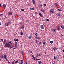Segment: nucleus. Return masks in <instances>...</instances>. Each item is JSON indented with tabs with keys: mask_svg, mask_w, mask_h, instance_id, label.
Wrapping results in <instances>:
<instances>
[{
	"mask_svg": "<svg viewBox=\"0 0 64 64\" xmlns=\"http://www.w3.org/2000/svg\"><path fill=\"white\" fill-rule=\"evenodd\" d=\"M4 43L6 42V44H5L4 47H10V44H8L7 42H6V40H4Z\"/></svg>",
	"mask_w": 64,
	"mask_h": 64,
	"instance_id": "f257e3e1",
	"label": "nucleus"
},
{
	"mask_svg": "<svg viewBox=\"0 0 64 64\" xmlns=\"http://www.w3.org/2000/svg\"><path fill=\"white\" fill-rule=\"evenodd\" d=\"M50 12H52V13H54V11L53 9H51L50 10Z\"/></svg>",
	"mask_w": 64,
	"mask_h": 64,
	"instance_id": "f03ea898",
	"label": "nucleus"
},
{
	"mask_svg": "<svg viewBox=\"0 0 64 64\" xmlns=\"http://www.w3.org/2000/svg\"><path fill=\"white\" fill-rule=\"evenodd\" d=\"M56 58L57 60H58V61H59V56L58 55L56 56Z\"/></svg>",
	"mask_w": 64,
	"mask_h": 64,
	"instance_id": "7ed1b4c3",
	"label": "nucleus"
},
{
	"mask_svg": "<svg viewBox=\"0 0 64 64\" xmlns=\"http://www.w3.org/2000/svg\"><path fill=\"white\" fill-rule=\"evenodd\" d=\"M60 26H58L57 28V30L58 31H60Z\"/></svg>",
	"mask_w": 64,
	"mask_h": 64,
	"instance_id": "20e7f679",
	"label": "nucleus"
},
{
	"mask_svg": "<svg viewBox=\"0 0 64 64\" xmlns=\"http://www.w3.org/2000/svg\"><path fill=\"white\" fill-rule=\"evenodd\" d=\"M40 28L41 29H44V27L42 25H41L40 26Z\"/></svg>",
	"mask_w": 64,
	"mask_h": 64,
	"instance_id": "39448f33",
	"label": "nucleus"
},
{
	"mask_svg": "<svg viewBox=\"0 0 64 64\" xmlns=\"http://www.w3.org/2000/svg\"><path fill=\"white\" fill-rule=\"evenodd\" d=\"M12 12H9V13L8 14L10 16L11 15H12Z\"/></svg>",
	"mask_w": 64,
	"mask_h": 64,
	"instance_id": "423d86ee",
	"label": "nucleus"
},
{
	"mask_svg": "<svg viewBox=\"0 0 64 64\" xmlns=\"http://www.w3.org/2000/svg\"><path fill=\"white\" fill-rule=\"evenodd\" d=\"M32 3H33V4H35V3H36V2H35V0H32Z\"/></svg>",
	"mask_w": 64,
	"mask_h": 64,
	"instance_id": "0eeeda50",
	"label": "nucleus"
},
{
	"mask_svg": "<svg viewBox=\"0 0 64 64\" xmlns=\"http://www.w3.org/2000/svg\"><path fill=\"white\" fill-rule=\"evenodd\" d=\"M56 29H53L52 31L54 32V33H56Z\"/></svg>",
	"mask_w": 64,
	"mask_h": 64,
	"instance_id": "6e6552de",
	"label": "nucleus"
},
{
	"mask_svg": "<svg viewBox=\"0 0 64 64\" xmlns=\"http://www.w3.org/2000/svg\"><path fill=\"white\" fill-rule=\"evenodd\" d=\"M60 27L61 28H62V29H64V26H63L62 25L60 26Z\"/></svg>",
	"mask_w": 64,
	"mask_h": 64,
	"instance_id": "1a4fd4ad",
	"label": "nucleus"
},
{
	"mask_svg": "<svg viewBox=\"0 0 64 64\" xmlns=\"http://www.w3.org/2000/svg\"><path fill=\"white\" fill-rule=\"evenodd\" d=\"M54 51H56V50H57V48H53Z\"/></svg>",
	"mask_w": 64,
	"mask_h": 64,
	"instance_id": "9d476101",
	"label": "nucleus"
},
{
	"mask_svg": "<svg viewBox=\"0 0 64 64\" xmlns=\"http://www.w3.org/2000/svg\"><path fill=\"white\" fill-rule=\"evenodd\" d=\"M39 15H40V16H41V17H43V15H42V14L40 13H39Z\"/></svg>",
	"mask_w": 64,
	"mask_h": 64,
	"instance_id": "9b49d317",
	"label": "nucleus"
},
{
	"mask_svg": "<svg viewBox=\"0 0 64 64\" xmlns=\"http://www.w3.org/2000/svg\"><path fill=\"white\" fill-rule=\"evenodd\" d=\"M38 7L39 8L42 7V5L41 4H38Z\"/></svg>",
	"mask_w": 64,
	"mask_h": 64,
	"instance_id": "f8f14e48",
	"label": "nucleus"
},
{
	"mask_svg": "<svg viewBox=\"0 0 64 64\" xmlns=\"http://www.w3.org/2000/svg\"><path fill=\"white\" fill-rule=\"evenodd\" d=\"M38 63L40 64H42V62H41V61H38Z\"/></svg>",
	"mask_w": 64,
	"mask_h": 64,
	"instance_id": "ddd939ff",
	"label": "nucleus"
},
{
	"mask_svg": "<svg viewBox=\"0 0 64 64\" xmlns=\"http://www.w3.org/2000/svg\"><path fill=\"white\" fill-rule=\"evenodd\" d=\"M18 63L19 64H23V63H22V62H21L20 60L19 61Z\"/></svg>",
	"mask_w": 64,
	"mask_h": 64,
	"instance_id": "4468645a",
	"label": "nucleus"
},
{
	"mask_svg": "<svg viewBox=\"0 0 64 64\" xmlns=\"http://www.w3.org/2000/svg\"><path fill=\"white\" fill-rule=\"evenodd\" d=\"M56 15L57 16H60L61 14H56Z\"/></svg>",
	"mask_w": 64,
	"mask_h": 64,
	"instance_id": "2eb2a0df",
	"label": "nucleus"
},
{
	"mask_svg": "<svg viewBox=\"0 0 64 64\" xmlns=\"http://www.w3.org/2000/svg\"><path fill=\"white\" fill-rule=\"evenodd\" d=\"M14 41H18V39H17L16 38H15V39L14 40Z\"/></svg>",
	"mask_w": 64,
	"mask_h": 64,
	"instance_id": "dca6fc26",
	"label": "nucleus"
},
{
	"mask_svg": "<svg viewBox=\"0 0 64 64\" xmlns=\"http://www.w3.org/2000/svg\"><path fill=\"white\" fill-rule=\"evenodd\" d=\"M20 34L21 35H23V32H22V31H21L20 32Z\"/></svg>",
	"mask_w": 64,
	"mask_h": 64,
	"instance_id": "f3484780",
	"label": "nucleus"
},
{
	"mask_svg": "<svg viewBox=\"0 0 64 64\" xmlns=\"http://www.w3.org/2000/svg\"><path fill=\"white\" fill-rule=\"evenodd\" d=\"M29 39H31L32 38V36H28Z\"/></svg>",
	"mask_w": 64,
	"mask_h": 64,
	"instance_id": "a211bd4d",
	"label": "nucleus"
},
{
	"mask_svg": "<svg viewBox=\"0 0 64 64\" xmlns=\"http://www.w3.org/2000/svg\"><path fill=\"white\" fill-rule=\"evenodd\" d=\"M3 5L2 6L3 7H6V5L5 4H3Z\"/></svg>",
	"mask_w": 64,
	"mask_h": 64,
	"instance_id": "6ab92c4d",
	"label": "nucleus"
},
{
	"mask_svg": "<svg viewBox=\"0 0 64 64\" xmlns=\"http://www.w3.org/2000/svg\"><path fill=\"white\" fill-rule=\"evenodd\" d=\"M24 28V26H22L21 27V28L22 29H23V28Z\"/></svg>",
	"mask_w": 64,
	"mask_h": 64,
	"instance_id": "aec40b11",
	"label": "nucleus"
},
{
	"mask_svg": "<svg viewBox=\"0 0 64 64\" xmlns=\"http://www.w3.org/2000/svg\"><path fill=\"white\" fill-rule=\"evenodd\" d=\"M4 59H6V58H7V56H6V55H4Z\"/></svg>",
	"mask_w": 64,
	"mask_h": 64,
	"instance_id": "412c9836",
	"label": "nucleus"
},
{
	"mask_svg": "<svg viewBox=\"0 0 64 64\" xmlns=\"http://www.w3.org/2000/svg\"><path fill=\"white\" fill-rule=\"evenodd\" d=\"M36 38L37 39H40V38L39 37H36Z\"/></svg>",
	"mask_w": 64,
	"mask_h": 64,
	"instance_id": "4be33fe9",
	"label": "nucleus"
},
{
	"mask_svg": "<svg viewBox=\"0 0 64 64\" xmlns=\"http://www.w3.org/2000/svg\"><path fill=\"white\" fill-rule=\"evenodd\" d=\"M54 4L55 6H57V3H54Z\"/></svg>",
	"mask_w": 64,
	"mask_h": 64,
	"instance_id": "5701e85b",
	"label": "nucleus"
},
{
	"mask_svg": "<svg viewBox=\"0 0 64 64\" xmlns=\"http://www.w3.org/2000/svg\"><path fill=\"white\" fill-rule=\"evenodd\" d=\"M38 56H39V54L38 53L37 54V55L36 56L38 57Z\"/></svg>",
	"mask_w": 64,
	"mask_h": 64,
	"instance_id": "b1692460",
	"label": "nucleus"
},
{
	"mask_svg": "<svg viewBox=\"0 0 64 64\" xmlns=\"http://www.w3.org/2000/svg\"><path fill=\"white\" fill-rule=\"evenodd\" d=\"M15 45H17V42H16L15 43Z\"/></svg>",
	"mask_w": 64,
	"mask_h": 64,
	"instance_id": "393cba45",
	"label": "nucleus"
},
{
	"mask_svg": "<svg viewBox=\"0 0 64 64\" xmlns=\"http://www.w3.org/2000/svg\"><path fill=\"white\" fill-rule=\"evenodd\" d=\"M15 47L16 48H17L18 47V45H15Z\"/></svg>",
	"mask_w": 64,
	"mask_h": 64,
	"instance_id": "a878e982",
	"label": "nucleus"
},
{
	"mask_svg": "<svg viewBox=\"0 0 64 64\" xmlns=\"http://www.w3.org/2000/svg\"><path fill=\"white\" fill-rule=\"evenodd\" d=\"M40 60V59L36 58V61H37V60Z\"/></svg>",
	"mask_w": 64,
	"mask_h": 64,
	"instance_id": "bb28decb",
	"label": "nucleus"
},
{
	"mask_svg": "<svg viewBox=\"0 0 64 64\" xmlns=\"http://www.w3.org/2000/svg\"><path fill=\"white\" fill-rule=\"evenodd\" d=\"M18 61H19V60H18L17 61H16L14 62L15 63H16V64L17 63V62H18Z\"/></svg>",
	"mask_w": 64,
	"mask_h": 64,
	"instance_id": "cd10ccee",
	"label": "nucleus"
},
{
	"mask_svg": "<svg viewBox=\"0 0 64 64\" xmlns=\"http://www.w3.org/2000/svg\"><path fill=\"white\" fill-rule=\"evenodd\" d=\"M30 10H34V8H31Z\"/></svg>",
	"mask_w": 64,
	"mask_h": 64,
	"instance_id": "c85d7f7f",
	"label": "nucleus"
},
{
	"mask_svg": "<svg viewBox=\"0 0 64 64\" xmlns=\"http://www.w3.org/2000/svg\"><path fill=\"white\" fill-rule=\"evenodd\" d=\"M8 24V25H10V24H11V22H8L7 23Z\"/></svg>",
	"mask_w": 64,
	"mask_h": 64,
	"instance_id": "c756f323",
	"label": "nucleus"
},
{
	"mask_svg": "<svg viewBox=\"0 0 64 64\" xmlns=\"http://www.w3.org/2000/svg\"><path fill=\"white\" fill-rule=\"evenodd\" d=\"M41 10L42 12H44V10H43V9L42 8H41Z\"/></svg>",
	"mask_w": 64,
	"mask_h": 64,
	"instance_id": "7c9ffc66",
	"label": "nucleus"
},
{
	"mask_svg": "<svg viewBox=\"0 0 64 64\" xmlns=\"http://www.w3.org/2000/svg\"><path fill=\"white\" fill-rule=\"evenodd\" d=\"M50 43H51V44H52V43H53V41H50Z\"/></svg>",
	"mask_w": 64,
	"mask_h": 64,
	"instance_id": "2f4dec72",
	"label": "nucleus"
},
{
	"mask_svg": "<svg viewBox=\"0 0 64 64\" xmlns=\"http://www.w3.org/2000/svg\"><path fill=\"white\" fill-rule=\"evenodd\" d=\"M5 25L6 26H8V24L7 23Z\"/></svg>",
	"mask_w": 64,
	"mask_h": 64,
	"instance_id": "473e14b6",
	"label": "nucleus"
},
{
	"mask_svg": "<svg viewBox=\"0 0 64 64\" xmlns=\"http://www.w3.org/2000/svg\"><path fill=\"white\" fill-rule=\"evenodd\" d=\"M21 54H22V55H23V51H21Z\"/></svg>",
	"mask_w": 64,
	"mask_h": 64,
	"instance_id": "72a5a7b5",
	"label": "nucleus"
},
{
	"mask_svg": "<svg viewBox=\"0 0 64 64\" xmlns=\"http://www.w3.org/2000/svg\"><path fill=\"white\" fill-rule=\"evenodd\" d=\"M21 11H24V10L23 9H21Z\"/></svg>",
	"mask_w": 64,
	"mask_h": 64,
	"instance_id": "f704fd0d",
	"label": "nucleus"
},
{
	"mask_svg": "<svg viewBox=\"0 0 64 64\" xmlns=\"http://www.w3.org/2000/svg\"><path fill=\"white\" fill-rule=\"evenodd\" d=\"M43 44H44V45H45V44H46V42H43Z\"/></svg>",
	"mask_w": 64,
	"mask_h": 64,
	"instance_id": "c9c22d12",
	"label": "nucleus"
},
{
	"mask_svg": "<svg viewBox=\"0 0 64 64\" xmlns=\"http://www.w3.org/2000/svg\"><path fill=\"white\" fill-rule=\"evenodd\" d=\"M15 62V60H14V61H13L12 62V64H14V62Z\"/></svg>",
	"mask_w": 64,
	"mask_h": 64,
	"instance_id": "e433bc0d",
	"label": "nucleus"
},
{
	"mask_svg": "<svg viewBox=\"0 0 64 64\" xmlns=\"http://www.w3.org/2000/svg\"><path fill=\"white\" fill-rule=\"evenodd\" d=\"M38 55H39V56H41V53H38Z\"/></svg>",
	"mask_w": 64,
	"mask_h": 64,
	"instance_id": "4c0bfd02",
	"label": "nucleus"
},
{
	"mask_svg": "<svg viewBox=\"0 0 64 64\" xmlns=\"http://www.w3.org/2000/svg\"><path fill=\"white\" fill-rule=\"evenodd\" d=\"M58 10L59 11H62V10H59V9H58Z\"/></svg>",
	"mask_w": 64,
	"mask_h": 64,
	"instance_id": "58836bf2",
	"label": "nucleus"
},
{
	"mask_svg": "<svg viewBox=\"0 0 64 64\" xmlns=\"http://www.w3.org/2000/svg\"><path fill=\"white\" fill-rule=\"evenodd\" d=\"M39 44L40 45H42V43L41 42H39Z\"/></svg>",
	"mask_w": 64,
	"mask_h": 64,
	"instance_id": "ea45409f",
	"label": "nucleus"
},
{
	"mask_svg": "<svg viewBox=\"0 0 64 64\" xmlns=\"http://www.w3.org/2000/svg\"><path fill=\"white\" fill-rule=\"evenodd\" d=\"M36 43H38L37 40H36Z\"/></svg>",
	"mask_w": 64,
	"mask_h": 64,
	"instance_id": "a19ab883",
	"label": "nucleus"
},
{
	"mask_svg": "<svg viewBox=\"0 0 64 64\" xmlns=\"http://www.w3.org/2000/svg\"><path fill=\"white\" fill-rule=\"evenodd\" d=\"M20 62H22V63H23V60H20Z\"/></svg>",
	"mask_w": 64,
	"mask_h": 64,
	"instance_id": "79ce46f5",
	"label": "nucleus"
},
{
	"mask_svg": "<svg viewBox=\"0 0 64 64\" xmlns=\"http://www.w3.org/2000/svg\"><path fill=\"white\" fill-rule=\"evenodd\" d=\"M1 58H4V56L2 55L1 56Z\"/></svg>",
	"mask_w": 64,
	"mask_h": 64,
	"instance_id": "37998d69",
	"label": "nucleus"
},
{
	"mask_svg": "<svg viewBox=\"0 0 64 64\" xmlns=\"http://www.w3.org/2000/svg\"><path fill=\"white\" fill-rule=\"evenodd\" d=\"M44 6H46V4H44Z\"/></svg>",
	"mask_w": 64,
	"mask_h": 64,
	"instance_id": "c03bdc74",
	"label": "nucleus"
},
{
	"mask_svg": "<svg viewBox=\"0 0 64 64\" xmlns=\"http://www.w3.org/2000/svg\"><path fill=\"white\" fill-rule=\"evenodd\" d=\"M2 15H3V14H0V17H1Z\"/></svg>",
	"mask_w": 64,
	"mask_h": 64,
	"instance_id": "a18cd8bd",
	"label": "nucleus"
},
{
	"mask_svg": "<svg viewBox=\"0 0 64 64\" xmlns=\"http://www.w3.org/2000/svg\"><path fill=\"white\" fill-rule=\"evenodd\" d=\"M38 34H37V33H36V34H35V35L36 36H37V35H38Z\"/></svg>",
	"mask_w": 64,
	"mask_h": 64,
	"instance_id": "49530a36",
	"label": "nucleus"
},
{
	"mask_svg": "<svg viewBox=\"0 0 64 64\" xmlns=\"http://www.w3.org/2000/svg\"><path fill=\"white\" fill-rule=\"evenodd\" d=\"M62 48H64V45L63 44V45H62Z\"/></svg>",
	"mask_w": 64,
	"mask_h": 64,
	"instance_id": "de8ad7c7",
	"label": "nucleus"
},
{
	"mask_svg": "<svg viewBox=\"0 0 64 64\" xmlns=\"http://www.w3.org/2000/svg\"><path fill=\"white\" fill-rule=\"evenodd\" d=\"M13 46H12V47H11L10 48L9 47H8V48H10V49H11V48H13Z\"/></svg>",
	"mask_w": 64,
	"mask_h": 64,
	"instance_id": "09e8293b",
	"label": "nucleus"
},
{
	"mask_svg": "<svg viewBox=\"0 0 64 64\" xmlns=\"http://www.w3.org/2000/svg\"><path fill=\"white\" fill-rule=\"evenodd\" d=\"M46 20L47 21H49L50 20H49L48 19H47Z\"/></svg>",
	"mask_w": 64,
	"mask_h": 64,
	"instance_id": "8fccbe9b",
	"label": "nucleus"
},
{
	"mask_svg": "<svg viewBox=\"0 0 64 64\" xmlns=\"http://www.w3.org/2000/svg\"><path fill=\"white\" fill-rule=\"evenodd\" d=\"M54 59L55 60L56 59V56H54Z\"/></svg>",
	"mask_w": 64,
	"mask_h": 64,
	"instance_id": "3c124183",
	"label": "nucleus"
},
{
	"mask_svg": "<svg viewBox=\"0 0 64 64\" xmlns=\"http://www.w3.org/2000/svg\"><path fill=\"white\" fill-rule=\"evenodd\" d=\"M12 44H13L14 46L15 44H14V43H12Z\"/></svg>",
	"mask_w": 64,
	"mask_h": 64,
	"instance_id": "603ef678",
	"label": "nucleus"
},
{
	"mask_svg": "<svg viewBox=\"0 0 64 64\" xmlns=\"http://www.w3.org/2000/svg\"><path fill=\"white\" fill-rule=\"evenodd\" d=\"M33 58H34V60H35V57H34Z\"/></svg>",
	"mask_w": 64,
	"mask_h": 64,
	"instance_id": "864d4df0",
	"label": "nucleus"
},
{
	"mask_svg": "<svg viewBox=\"0 0 64 64\" xmlns=\"http://www.w3.org/2000/svg\"><path fill=\"white\" fill-rule=\"evenodd\" d=\"M11 43V42H8V43Z\"/></svg>",
	"mask_w": 64,
	"mask_h": 64,
	"instance_id": "5fc2aeb1",
	"label": "nucleus"
},
{
	"mask_svg": "<svg viewBox=\"0 0 64 64\" xmlns=\"http://www.w3.org/2000/svg\"><path fill=\"white\" fill-rule=\"evenodd\" d=\"M1 41H3V39H1Z\"/></svg>",
	"mask_w": 64,
	"mask_h": 64,
	"instance_id": "6e6d98bb",
	"label": "nucleus"
},
{
	"mask_svg": "<svg viewBox=\"0 0 64 64\" xmlns=\"http://www.w3.org/2000/svg\"><path fill=\"white\" fill-rule=\"evenodd\" d=\"M5 59H6V61H8V60H7V58H5Z\"/></svg>",
	"mask_w": 64,
	"mask_h": 64,
	"instance_id": "4d7b16f0",
	"label": "nucleus"
},
{
	"mask_svg": "<svg viewBox=\"0 0 64 64\" xmlns=\"http://www.w3.org/2000/svg\"><path fill=\"white\" fill-rule=\"evenodd\" d=\"M52 64H55V63H54V62H52Z\"/></svg>",
	"mask_w": 64,
	"mask_h": 64,
	"instance_id": "13d9d810",
	"label": "nucleus"
},
{
	"mask_svg": "<svg viewBox=\"0 0 64 64\" xmlns=\"http://www.w3.org/2000/svg\"><path fill=\"white\" fill-rule=\"evenodd\" d=\"M16 49V48H14L12 49L13 50H14V49Z\"/></svg>",
	"mask_w": 64,
	"mask_h": 64,
	"instance_id": "bf43d9fd",
	"label": "nucleus"
},
{
	"mask_svg": "<svg viewBox=\"0 0 64 64\" xmlns=\"http://www.w3.org/2000/svg\"><path fill=\"white\" fill-rule=\"evenodd\" d=\"M62 51H63V52H64V50H63Z\"/></svg>",
	"mask_w": 64,
	"mask_h": 64,
	"instance_id": "052dcab7",
	"label": "nucleus"
},
{
	"mask_svg": "<svg viewBox=\"0 0 64 64\" xmlns=\"http://www.w3.org/2000/svg\"><path fill=\"white\" fill-rule=\"evenodd\" d=\"M32 57H33V58L34 57V56H33V55H32Z\"/></svg>",
	"mask_w": 64,
	"mask_h": 64,
	"instance_id": "680f3d73",
	"label": "nucleus"
},
{
	"mask_svg": "<svg viewBox=\"0 0 64 64\" xmlns=\"http://www.w3.org/2000/svg\"><path fill=\"white\" fill-rule=\"evenodd\" d=\"M1 25V23L0 22V25Z\"/></svg>",
	"mask_w": 64,
	"mask_h": 64,
	"instance_id": "e2e57ef3",
	"label": "nucleus"
},
{
	"mask_svg": "<svg viewBox=\"0 0 64 64\" xmlns=\"http://www.w3.org/2000/svg\"><path fill=\"white\" fill-rule=\"evenodd\" d=\"M37 12H35V14H37Z\"/></svg>",
	"mask_w": 64,
	"mask_h": 64,
	"instance_id": "0e129e2a",
	"label": "nucleus"
},
{
	"mask_svg": "<svg viewBox=\"0 0 64 64\" xmlns=\"http://www.w3.org/2000/svg\"><path fill=\"white\" fill-rule=\"evenodd\" d=\"M61 35H62V36H63V35H62V34H61Z\"/></svg>",
	"mask_w": 64,
	"mask_h": 64,
	"instance_id": "69168bd1",
	"label": "nucleus"
},
{
	"mask_svg": "<svg viewBox=\"0 0 64 64\" xmlns=\"http://www.w3.org/2000/svg\"><path fill=\"white\" fill-rule=\"evenodd\" d=\"M8 63H10V62H9V60H8Z\"/></svg>",
	"mask_w": 64,
	"mask_h": 64,
	"instance_id": "338daca9",
	"label": "nucleus"
},
{
	"mask_svg": "<svg viewBox=\"0 0 64 64\" xmlns=\"http://www.w3.org/2000/svg\"><path fill=\"white\" fill-rule=\"evenodd\" d=\"M26 64H27V62H26Z\"/></svg>",
	"mask_w": 64,
	"mask_h": 64,
	"instance_id": "774afa93",
	"label": "nucleus"
}]
</instances>
